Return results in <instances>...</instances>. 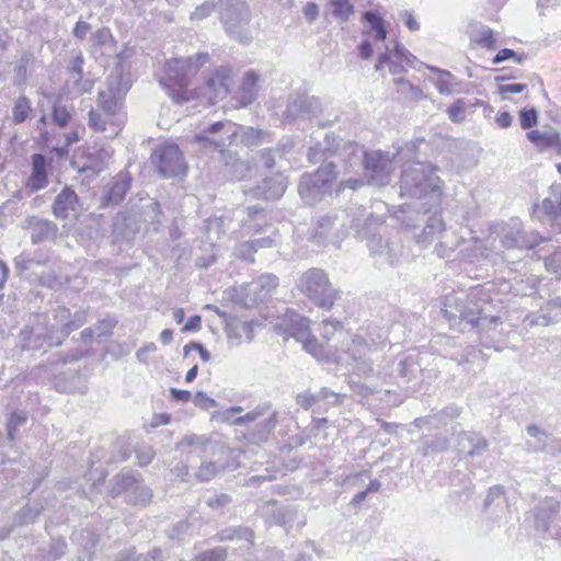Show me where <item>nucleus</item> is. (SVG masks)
<instances>
[{"label": "nucleus", "instance_id": "f257e3e1", "mask_svg": "<svg viewBox=\"0 0 561 561\" xmlns=\"http://www.w3.org/2000/svg\"><path fill=\"white\" fill-rule=\"evenodd\" d=\"M481 290L474 289L466 298L446 297L442 309L450 327L467 324L478 332L494 330L502 320L499 316L488 312L489 302L480 304Z\"/></svg>", "mask_w": 561, "mask_h": 561}, {"label": "nucleus", "instance_id": "f03ea898", "mask_svg": "<svg viewBox=\"0 0 561 561\" xmlns=\"http://www.w3.org/2000/svg\"><path fill=\"white\" fill-rule=\"evenodd\" d=\"M438 168L430 162L413 161L403 167L400 179L401 196L428 198L431 206H438L443 196V181Z\"/></svg>", "mask_w": 561, "mask_h": 561}, {"label": "nucleus", "instance_id": "7ed1b4c3", "mask_svg": "<svg viewBox=\"0 0 561 561\" xmlns=\"http://www.w3.org/2000/svg\"><path fill=\"white\" fill-rule=\"evenodd\" d=\"M208 59V53L170 59L164 66L165 78H161L159 83L176 103L187 102L194 96L193 91L188 89L192 79Z\"/></svg>", "mask_w": 561, "mask_h": 561}, {"label": "nucleus", "instance_id": "20e7f679", "mask_svg": "<svg viewBox=\"0 0 561 561\" xmlns=\"http://www.w3.org/2000/svg\"><path fill=\"white\" fill-rule=\"evenodd\" d=\"M297 286L312 304L324 310L332 309L340 296V290L332 285L329 275L317 267L304 272Z\"/></svg>", "mask_w": 561, "mask_h": 561}, {"label": "nucleus", "instance_id": "39448f33", "mask_svg": "<svg viewBox=\"0 0 561 561\" xmlns=\"http://www.w3.org/2000/svg\"><path fill=\"white\" fill-rule=\"evenodd\" d=\"M337 165L330 163L320 165L314 172L304 173L298 183V193L308 205H314L332 192V184L336 179Z\"/></svg>", "mask_w": 561, "mask_h": 561}, {"label": "nucleus", "instance_id": "423d86ee", "mask_svg": "<svg viewBox=\"0 0 561 561\" xmlns=\"http://www.w3.org/2000/svg\"><path fill=\"white\" fill-rule=\"evenodd\" d=\"M238 124L231 121L214 122L193 136L192 142L204 150L218 151L219 157L236 145Z\"/></svg>", "mask_w": 561, "mask_h": 561}, {"label": "nucleus", "instance_id": "0eeeda50", "mask_svg": "<svg viewBox=\"0 0 561 561\" xmlns=\"http://www.w3.org/2000/svg\"><path fill=\"white\" fill-rule=\"evenodd\" d=\"M350 218V229L354 230L355 237L367 240V248L371 256L385 247L383 238L378 233V229L383 225L385 218L379 215L366 214V209L356 206L347 213Z\"/></svg>", "mask_w": 561, "mask_h": 561}, {"label": "nucleus", "instance_id": "6e6552de", "mask_svg": "<svg viewBox=\"0 0 561 561\" xmlns=\"http://www.w3.org/2000/svg\"><path fill=\"white\" fill-rule=\"evenodd\" d=\"M394 154L385 150H364L363 168L364 175L369 184L386 186L391 180L394 170Z\"/></svg>", "mask_w": 561, "mask_h": 561}, {"label": "nucleus", "instance_id": "1a4fd4ad", "mask_svg": "<svg viewBox=\"0 0 561 561\" xmlns=\"http://www.w3.org/2000/svg\"><path fill=\"white\" fill-rule=\"evenodd\" d=\"M322 114V103L318 96L295 91L287 96L283 112L284 123H294L297 118L312 119Z\"/></svg>", "mask_w": 561, "mask_h": 561}, {"label": "nucleus", "instance_id": "9d476101", "mask_svg": "<svg viewBox=\"0 0 561 561\" xmlns=\"http://www.w3.org/2000/svg\"><path fill=\"white\" fill-rule=\"evenodd\" d=\"M151 161L164 178L178 176L186 171L183 154L179 146L174 144L158 146L151 154Z\"/></svg>", "mask_w": 561, "mask_h": 561}, {"label": "nucleus", "instance_id": "9b49d317", "mask_svg": "<svg viewBox=\"0 0 561 561\" xmlns=\"http://www.w3.org/2000/svg\"><path fill=\"white\" fill-rule=\"evenodd\" d=\"M220 20L227 32L241 37L249 24L250 13L244 0H219Z\"/></svg>", "mask_w": 561, "mask_h": 561}, {"label": "nucleus", "instance_id": "f8f14e48", "mask_svg": "<svg viewBox=\"0 0 561 561\" xmlns=\"http://www.w3.org/2000/svg\"><path fill=\"white\" fill-rule=\"evenodd\" d=\"M129 90L128 82L124 80L123 73L118 70L106 78V89L98 93V106L107 115L118 111L119 104L126 92Z\"/></svg>", "mask_w": 561, "mask_h": 561}, {"label": "nucleus", "instance_id": "ddd939ff", "mask_svg": "<svg viewBox=\"0 0 561 561\" xmlns=\"http://www.w3.org/2000/svg\"><path fill=\"white\" fill-rule=\"evenodd\" d=\"M133 176L127 171H122L115 175L102 191L99 199V208H114L119 205L131 187Z\"/></svg>", "mask_w": 561, "mask_h": 561}, {"label": "nucleus", "instance_id": "4468645a", "mask_svg": "<svg viewBox=\"0 0 561 561\" xmlns=\"http://www.w3.org/2000/svg\"><path fill=\"white\" fill-rule=\"evenodd\" d=\"M287 187L286 180L282 173L264 178L255 186L244 191L247 195L257 199H278Z\"/></svg>", "mask_w": 561, "mask_h": 561}, {"label": "nucleus", "instance_id": "2eb2a0df", "mask_svg": "<svg viewBox=\"0 0 561 561\" xmlns=\"http://www.w3.org/2000/svg\"><path fill=\"white\" fill-rule=\"evenodd\" d=\"M340 148V139L334 133H328L323 140L317 141L308 149L307 159L310 163L321 165L335 163V157Z\"/></svg>", "mask_w": 561, "mask_h": 561}, {"label": "nucleus", "instance_id": "dca6fc26", "mask_svg": "<svg viewBox=\"0 0 561 561\" xmlns=\"http://www.w3.org/2000/svg\"><path fill=\"white\" fill-rule=\"evenodd\" d=\"M19 341L23 350L39 351L45 346V321L42 316L35 314L21 330Z\"/></svg>", "mask_w": 561, "mask_h": 561}, {"label": "nucleus", "instance_id": "f3484780", "mask_svg": "<svg viewBox=\"0 0 561 561\" xmlns=\"http://www.w3.org/2000/svg\"><path fill=\"white\" fill-rule=\"evenodd\" d=\"M344 226L345 222L337 215L322 216L318 219L314 228V240L318 243H335L345 234Z\"/></svg>", "mask_w": 561, "mask_h": 561}, {"label": "nucleus", "instance_id": "a211bd4d", "mask_svg": "<svg viewBox=\"0 0 561 561\" xmlns=\"http://www.w3.org/2000/svg\"><path fill=\"white\" fill-rule=\"evenodd\" d=\"M542 240L538 233L525 231L522 224L517 221L513 222V226L503 232V244L508 249H533Z\"/></svg>", "mask_w": 561, "mask_h": 561}, {"label": "nucleus", "instance_id": "6ab92c4d", "mask_svg": "<svg viewBox=\"0 0 561 561\" xmlns=\"http://www.w3.org/2000/svg\"><path fill=\"white\" fill-rule=\"evenodd\" d=\"M79 210L80 203L77 193L70 186H65L53 203L55 217L58 219L77 218Z\"/></svg>", "mask_w": 561, "mask_h": 561}, {"label": "nucleus", "instance_id": "aec40b11", "mask_svg": "<svg viewBox=\"0 0 561 561\" xmlns=\"http://www.w3.org/2000/svg\"><path fill=\"white\" fill-rule=\"evenodd\" d=\"M50 160L42 153H34L31 157V174L26 180V187L31 192H37L48 185V173Z\"/></svg>", "mask_w": 561, "mask_h": 561}, {"label": "nucleus", "instance_id": "412c9836", "mask_svg": "<svg viewBox=\"0 0 561 561\" xmlns=\"http://www.w3.org/2000/svg\"><path fill=\"white\" fill-rule=\"evenodd\" d=\"M278 278L273 274H263L249 283L245 288V305L252 306L263 301L267 295L277 287Z\"/></svg>", "mask_w": 561, "mask_h": 561}, {"label": "nucleus", "instance_id": "4be33fe9", "mask_svg": "<svg viewBox=\"0 0 561 561\" xmlns=\"http://www.w3.org/2000/svg\"><path fill=\"white\" fill-rule=\"evenodd\" d=\"M561 511L560 502L553 497H546L534 507L535 526L537 530L548 531Z\"/></svg>", "mask_w": 561, "mask_h": 561}, {"label": "nucleus", "instance_id": "5701e85b", "mask_svg": "<svg viewBox=\"0 0 561 561\" xmlns=\"http://www.w3.org/2000/svg\"><path fill=\"white\" fill-rule=\"evenodd\" d=\"M222 163V172L231 181H242L251 172V163L239 158L233 150H228L218 158Z\"/></svg>", "mask_w": 561, "mask_h": 561}, {"label": "nucleus", "instance_id": "b1692460", "mask_svg": "<svg viewBox=\"0 0 561 561\" xmlns=\"http://www.w3.org/2000/svg\"><path fill=\"white\" fill-rule=\"evenodd\" d=\"M141 204L131 207L139 224H147L153 231H158L162 224L160 204L153 198L140 199Z\"/></svg>", "mask_w": 561, "mask_h": 561}, {"label": "nucleus", "instance_id": "393cba45", "mask_svg": "<svg viewBox=\"0 0 561 561\" xmlns=\"http://www.w3.org/2000/svg\"><path fill=\"white\" fill-rule=\"evenodd\" d=\"M457 447L460 453L467 456H481L488 450L489 442L480 433L474 431H462L457 435Z\"/></svg>", "mask_w": 561, "mask_h": 561}, {"label": "nucleus", "instance_id": "a878e982", "mask_svg": "<svg viewBox=\"0 0 561 561\" xmlns=\"http://www.w3.org/2000/svg\"><path fill=\"white\" fill-rule=\"evenodd\" d=\"M279 328L286 335L300 343L310 333V320L295 311H288Z\"/></svg>", "mask_w": 561, "mask_h": 561}, {"label": "nucleus", "instance_id": "bb28decb", "mask_svg": "<svg viewBox=\"0 0 561 561\" xmlns=\"http://www.w3.org/2000/svg\"><path fill=\"white\" fill-rule=\"evenodd\" d=\"M527 434L536 438V442L528 443L527 449L530 451H543L554 455L561 451V442L551 438V435L542 431L539 426L530 424L526 427Z\"/></svg>", "mask_w": 561, "mask_h": 561}, {"label": "nucleus", "instance_id": "cd10ccee", "mask_svg": "<svg viewBox=\"0 0 561 561\" xmlns=\"http://www.w3.org/2000/svg\"><path fill=\"white\" fill-rule=\"evenodd\" d=\"M140 231V224L135 214H118L113 222V234L116 240L131 241Z\"/></svg>", "mask_w": 561, "mask_h": 561}, {"label": "nucleus", "instance_id": "c85d7f7f", "mask_svg": "<svg viewBox=\"0 0 561 561\" xmlns=\"http://www.w3.org/2000/svg\"><path fill=\"white\" fill-rule=\"evenodd\" d=\"M27 222L31 229L32 243L38 244L45 241H53L57 238L59 229L55 222L35 216L30 217Z\"/></svg>", "mask_w": 561, "mask_h": 561}, {"label": "nucleus", "instance_id": "c756f323", "mask_svg": "<svg viewBox=\"0 0 561 561\" xmlns=\"http://www.w3.org/2000/svg\"><path fill=\"white\" fill-rule=\"evenodd\" d=\"M231 73L232 71L230 67L220 66L207 78L206 87L214 96L224 98L229 93V88L232 82Z\"/></svg>", "mask_w": 561, "mask_h": 561}, {"label": "nucleus", "instance_id": "7c9ffc66", "mask_svg": "<svg viewBox=\"0 0 561 561\" xmlns=\"http://www.w3.org/2000/svg\"><path fill=\"white\" fill-rule=\"evenodd\" d=\"M535 213H542L549 220L561 217V184L550 187L549 196L543 198L541 205H535Z\"/></svg>", "mask_w": 561, "mask_h": 561}, {"label": "nucleus", "instance_id": "2f4dec72", "mask_svg": "<svg viewBox=\"0 0 561 561\" xmlns=\"http://www.w3.org/2000/svg\"><path fill=\"white\" fill-rule=\"evenodd\" d=\"M271 142V133L252 126L238 125L236 145L242 144L247 147H257Z\"/></svg>", "mask_w": 561, "mask_h": 561}, {"label": "nucleus", "instance_id": "473e14b6", "mask_svg": "<svg viewBox=\"0 0 561 561\" xmlns=\"http://www.w3.org/2000/svg\"><path fill=\"white\" fill-rule=\"evenodd\" d=\"M259 75L250 70L244 73L241 85L237 93V101L243 107L252 104L257 98Z\"/></svg>", "mask_w": 561, "mask_h": 561}, {"label": "nucleus", "instance_id": "72a5a7b5", "mask_svg": "<svg viewBox=\"0 0 561 561\" xmlns=\"http://www.w3.org/2000/svg\"><path fill=\"white\" fill-rule=\"evenodd\" d=\"M53 385L58 392H75L81 388L82 380L78 369L68 368L55 375Z\"/></svg>", "mask_w": 561, "mask_h": 561}, {"label": "nucleus", "instance_id": "f704fd0d", "mask_svg": "<svg viewBox=\"0 0 561 561\" xmlns=\"http://www.w3.org/2000/svg\"><path fill=\"white\" fill-rule=\"evenodd\" d=\"M402 254V244L398 241H385V247L380 248L373 257L375 259V263L382 267L383 265L393 266L399 262V259Z\"/></svg>", "mask_w": 561, "mask_h": 561}, {"label": "nucleus", "instance_id": "c9c22d12", "mask_svg": "<svg viewBox=\"0 0 561 561\" xmlns=\"http://www.w3.org/2000/svg\"><path fill=\"white\" fill-rule=\"evenodd\" d=\"M278 423L277 412H272L265 420L256 424L249 433V440L254 444L264 443L274 432Z\"/></svg>", "mask_w": 561, "mask_h": 561}, {"label": "nucleus", "instance_id": "e433bc0d", "mask_svg": "<svg viewBox=\"0 0 561 561\" xmlns=\"http://www.w3.org/2000/svg\"><path fill=\"white\" fill-rule=\"evenodd\" d=\"M217 538L219 541L247 540L253 543L254 531L247 526L239 525L221 529L218 531Z\"/></svg>", "mask_w": 561, "mask_h": 561}, {"label": "nucleus", "instance_id": "4c0bfd02", "mask_svg": "<svg viewBox=\"0 0 561 561\" xmlns=\"http://www.w3.org/2000/svg\"><path fill=\"white\" fill-rule=\"evenodd\" d=\"M449 447V439L444 435H435L422 440L421 446L417 448V453L423 457L432 454H439L446 451Z\"/></svg>", "mask_w": 561, "mask_h": 561}, {"label": "nucleus", "instance_id": "58836bf2", "mask_svg": "<svg viewBox=\"0 0 561 561\" xmlns=\"http://www.w3.org/2000/svg\"><path fill=\"white\" fill-rule=\"evenodd\" d=\"M273 517L275 523L279 526H283L286 531H289V529L294 528V517H298L296 525L297 528H301L306 524L305 516H299L298 511L293 506L285 507L284 510L274 513Z\"/></svg>", "mask_w": 561, "mask_h": 561}, {"label": "nucleus", "instance_id": "ea45409f", "mask_svg": "<svg viewBox=\"0 0 561 561\" xmlns=\"http://www.w3.org/2000/svg\"><path fill=\"white\" fill-rule=\"evenodd\" d=\"M131 454V443L129 437L119 436L112 445V455L106 460V463H117L127 460Z\"/></svg>", "mask_w": 561, "mask_h": 561}, {"label": "nucleus", "instance_id": "a19ab883", "mask_svg": "<svg viewBox=\"0 0 561 561\" xmlns=\"http://www.w3.org/2000/svg\"><path fill=\"white\" fill-rule=\"evenodd\" d=\"M26 421L27 413L25 411L19 410L10 413L7 421V439L10 442V447L12 449H14V442L16 439L19 428L25 425Z\"/></svg>", "mask_w": 561, "mask_h": 561}, {"label": "nucleus", "instance_id": "79ce46f5", "mask_svg": "<svg viewBox=\"0 0 561 561\" xmlns=\"http://www.w3.org/2000/svg\"><path fill=\"white\" fill-rule=\"evenodd\" d=\"M558 131H541L538 129L530 130L526 134L527 139L540 151L552 148L553 141L557 140Z\"/></svg>", "mask_w": 561, "mask_h": 561}, {"label": "nucleus", "instance_id": "37998d69", "mask_svg": "<svg viewBox=\"0 0 561 561\" xmlns=\"http://www.w3.org/2000/svg\"><path fill=\"white\" fill-rule=\"evenodd\" d=\"M397 371L405 381L416 378L417 374L421 371L417 356L409 355L404 359L400 360Z\"/></svg>", "mask_w": 561, "mask_h": 561}, {"label": "nucleus", "instance_id": "c03bdc74", "mask_svg": "<svg viewBox=\"0 0 561 561\" xmlns=\"http://www.w3.org/2000/svg\"><path fill=\"white\" fill-rule=\"evenodd\" d=\"M152 500V490L144 483H138L126 494V501L133 505H147Z\"/></svg>", "mask_w": 561, "mask_h": 561}, {"label": "nucleus", "instance_id": "a18cd8bd", "mask_svg": "<svg viewBox=\"0 0 561 561\" xmlns=\"http://www.w3.org/2000/svg\"><path fill=\"white\" fill-rule=\"evenodd\" d=\"M84 356V352L80 348H73L70 351L57 352L49 356L48 365L57 367L58 365H66L80 360Z\"/></svg>", "mask_w": 561, "mask_h": 561}, {"label": "nucleus", "instance_id": "49530a36", "mask_svg": "<svg viewBox=\"0 0 561 561\" xmlns=\"http://www.w3.org/2000/svg\"><path fill=\"white\" fill-rule=\"evenodd\" d=\"M72 119L71 111L61 103V98H58L51 108V121L60 128H66Z\"/></svg>", "mask_w": 561, "mask_h": 561}, {"label": "nucleus", "instance_id": "de8ad7c7", "mask_svg": "<svg viewBox=\"0 0 561 561\" xmlns=\"http://www.w3.org/2000/svg\"><path fill=\"white\" fill-rule=\"evenodd\" d=\"M222 471V465L216 461H204L201 463L198 470L195 472V478L199 482H209Z\"/></svg>", "mask_w": 561, "mask_h": 561}, {"label": "nucleus", "instance_id": "09e8293b", "mask_svg": "<svg viewBox=\"0 0 561 561\" xmlns=\"http://www.w3.org/2000/svg\"><path fill=\"white\" fill-rule=\"evenodd\" d=\"M43 506L39 504H26L14 517V525L22 526L33 523L41 514Z\"/></svg>", "mask_w": 561, "mask_h": 561}, {"label": "nucleus", "instance_id": "8fccbe9b", "mask_svg": "<svg viewBox=\"0 0 561 561\" xmlns=\"http://www.w3.org/2000/svg\"><path fill=\"white\" fill-rule=\"evenodd\" d=\"M32 112V106L30 100L25 95H21L14 102L12 108V121L14 124L24 123L30 113Z\"/></svg>", "mask_w": 561, "mask_h": 561}, {"label": "nucleus", "instance_id": "3c124183", "mask_svg": "<svg viewBox=\"0 0 561 561\" xmlns=\"http://www.w3.org/2000/svg\"><path fill=\"white\" fill-rule=\"evenodd\" d=\"M271 409H272L271 402L260 403L257 407H255L253 410L247 412L244 415L237 417L233 421V424L242 426L247 423L254 422L257 419L267 414L271 411Z\"/></svg>", "mask_w": 561, "mask_h": 561}, {"label": "nucleus", "instance_id": "603ef678", "mask_svg": "<svg viewBox=\"0 0 561 561\" xmlns=\"http://www.w3.org/2000/svg\"><path fill=\"white\" fill-rule=\"evenodd\" d=\"M369 351L370 347L368 343L365 341V339L360 336H355L352 340L350 346L347 347V354L352 357L354 362L367 357Z\"/></svg>", "mask_w": 561, "mask_h": 561}, {"label": "nucleus", "instance_id": "864d4df0", "mask_svg": "<svg viewBox=\"0 0 561 561\" xmlns=\"http://www.w3.org/2000/svg\"><path fill=\"white\" fill-rule=\"evenodd\" d=\"M115 316L107 314L105 318L99 320L92 328L95 330V337H107L113 334L114 328L117 325Z\"/></svg>", "mask_w": 561, "mask_h": 561}, {"label": "nucleus", "instance_id": "5fc2aeb1", "mask_svg": "<svg viewBox=\"0 0 561 561\" xmlns=\"http://www.w3.org/2000/svg\"><path fill=\"white\" fill-rule=\"evenodd\" d=\"M72 168L81 174H85L88 178H94L104 170V163L92 158L88 159L82 165L77 161H72Z\"/></svg>", "mask_w": 561, "mask_h": 561}, {"label": "nucleus", "instance_id": "6e6d98bb", "mask_svg": "<svg viewBox=\"0 0 561 561\" xmlns=\"http://www.w3.org/2000/svg\"><path fill=\"white\" fill-rule=\"evenodd\" d=\"M444 228L445 224L442 217L435 214L427 219V222L423 229V233L420 236V238H422L423 241H428V239L434 234L442 232Z\"/></svg>", "mask_w": 561, "mask_h": 561}, {"label": "nucleus", "instance_id": "4d7b16f0", "mask_svg": "<svg viewBox=\"0 0 561 561\" xmlns=\"http://www.w3.org/2000/svg\"><path fill=\"white\" fill-rule=\"evenodd\" d=\"M333 8V15L346 22L354 12V5L350 0H330Z\"/></svg>", "mask_w": 561, "mask_h": 561}, {"label": "nucleus", "instance_id": "13d9d810", "mask_svg": "<svg viewBox=\"0 0 561 561\" xmlns=\"http://www.w3.org/2000/svg\"><path fill=\"white\" fill-rule=\"evenodd\" d=\"M67 552V542L64 538H54L50 541L49 551L43 561H57Z\"/></svg>", "mask_w": 561, "mask_h": 561}, {"label": "nucleus", "instance_id": "bf43d9fd", "mask_svg": "<svg viewBox=\"0 0 561 561\" xmlns=\"http://www.w3.org/2000/svg\"><path fill=\"white\" fill-rule=\"evenodd\" d=\"M393 83L398 87L399 93L409 95L412 100H420L423 96L422 90L404 78H394Z\"/></svg>", "mask_w": 561, "mask_h": 561}, {"label": "nucleus", "instance_id": "052dcab7", "mask_svg": "<svg viewBox=\"0 0 561 561\" xmlns=\"http://www.w3.org/2000/svg\"><path fill=\"white\" fill-rule=\"evenodd\" d=\"M137 476L138 474L133 472H126L116 476L115 480L117 485V492L124 491L126 494H128L131 491V489H134L135 485L139 483Z\"/></svg>", "mask_w": 561, "mask_h": 561}, {"label": "nucleus", "instance_id": "680f3d73", "mask_svg": "<svg viewBox=\"0 0 561 561\" xmlns=\"http://www.w3.org/2000/svg\"><path fill=\"white\" fill-rule=\"evenodd\" d=\"M232 499L227 493H216L206 499V505L215 512H224V510L231 503Z\"/></svg>", "mask_w": 561, "mask_h": 561}, {"label": "nucleus", "instance_id": "e2e57ef3", "mask_svg": "<svg viewBox=\"0 0 561 561\" xmlns=\"http://www.w3.org/2000/svg\"><path fill=\"white\" fill-rule=\"evenodd\" d=\"M31 54L24 53L14 67V84L25 83L27 79V65L31 60Z\"/></svg>", "mask_w": 561, "mask_h": 561}, {"label": "nucleus", "instance_id": "0e129e2a", "mask_svg": "<svg viewBox=\"0 0 561 561\" xmlns=\"http://www.w3.org/2000/svg\"><path fill=\"white\" fill-rule=\"evenodd\" d=\"M228 557V550L225 547H215L205 550L196 556V561H225Z\"/></svg>", "mask_w": 561, "mask_h": 561}, {"label": "nucleus", "instance_id": "69168bd1", "mask_svg": "<svg viewBox=\"0 0 561 561\" xmlns=\"http://www.w3.org/2000/svg\"><path fill=\"white\" fill-rule=\"evenodd\" d=\"M260 162L261 164L267 169L273 170L277 167H282V161L278 160V154L272 148H265L260 151Z\"/></svg>", "mask_w": 561, "mask_h": 561}, {"label": "nucleus", "instance_id": "338daca9", "mask_svg": "<svg viewBox=\"0 0 561 561\" xmlns=\"http://www.w3.org/2000/svg\"><path fill=\"white\" fill-rule=\"evenodd\" d=\"M519 123L523 129H530L538 123V112L535 107L519 111Z\"/></svg>", "mask_w": 561, "mask_h": 561}, {"label": "nucleus", "instance_id": "774afa93", "mask_svg": "<svg viewBox=\"0 0 561 561\" xmlns=\"http://www.w3.org/2000/svg\"><path fill=\"white\" fill-rule=\"evenodd\" d=\"M545 266L549 273L561 278V250L554 251L545 260Z\"/></svg>", "mask_w": 561, "mask_h": 561}]
</instances>
